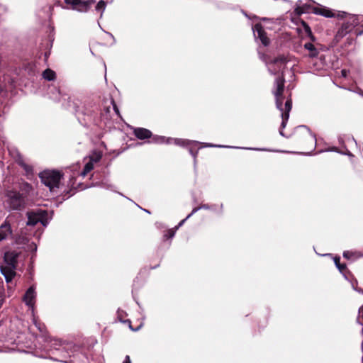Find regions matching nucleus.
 <instances>
[{
	"instance_id": "nucleus-37",
	"label": "nucleus",
	"mask_w": 363,
	"mask_h": 363,
	"mask_svg": "<svg viewBox=\"0 0 363 363\" xmlns=\"http://www.w3.org/2000/svg\"><path fill=\"white\" fill-rule=\"evenodd\" d=\"M306 30H307L308 33H311V30H310L309 27H307V28H306Z\"/></svg>"
},
{
	"instance_id": "nucleus-25",
	"label": "nucleus",
	"mask_w": 363,
	"mask_h": 363,
	"mask_svg": "<svg viewBox=\"0 0 363 363\" xmlns=\"http://www.w3.org/2000/svg\"><path fill=\"white\" fill-rule=\"evenodd\" d=\"M295 11L298 14H301V13L308 12V10L305 8V6H298L295 9Z\"/></svg>"
},
{
	"instance_id": "nucleus-6",
	"label": "nucleus",
	"mask_w": 363,
	"mask_h": 363,
	"mask_svg": "<svg viewBox=\"0 0 363 363\" xmlns=\"http://www.w3.org/2000/svg\"><path fill=\"white\" fill-rule=\"evenodd\" d=\"M28 225H35L38 223H41L43 226L48 224V213L45 210L37 209L36 211L27 213Z\"/></svg>"
},
{
	"instance_id": "nucleus-11",
	"label": "nucleus",
	"mask_w": 363,
	"mask_h": 363,
	"mask_svg": "<svg viewBox=\"0 0 363 363\" xmlns=\"http://www.w3.org/2000/svg\"><path fill=\"white\" fill-rule=\"evenodd\" d=\"M253 33L256 40L259 39L264 46L269 44V39L267 36L265 31L259 23H257L252 27Z\"/></svg>"
},
{
	"instance_id": "nucleus-5",
	"label": "nucleus",
	"mask_w": 363,
	"mask_h": 363,
	"mask_svg": "<svg viewBox=\"0 0 363 363\" xmlns=\"http://www.w3.org/2000/svg\"><path fill=\"white\" fill-rule=\"evenodd\" d=\"M286 60L284 57H279L274 59L270 63L267 64L268 70L273 74H277L281 72V75L276 78L274 82V89L272 92L276 89V82L279 79H283L284 82H285L284 72L285 67H286Z\"/></svg>"
},
{
	"instance_id": "nucleus-8",
	"label": "nucleus",
	"mask_w": 363,
	"mask_h": 363,
	"mask_svg": "<svg viewBox=\"0 0 363 363\" xmlns=\"http://www.w3.org/2000/svg\"><path fill=\"white\" fill-rule=\"evenodd\" d=\"M311 9L313 13L327 18L336 17L340 19H343V18L347 15L346 12L337 11V13H335L331 9L322 6L312 7Z\"/></svg>"
},
{
	"instance_id": "nucleus-3",
	"label": "nucleus",
	"mask_w": 363,
	"mask_h": 363,
	"mask_svg": "<svg viewBox=\"0 0 363 363\" xmlns=\"http://www.w3.org/2000/svg\"><path fill=\"white\" fill-rule=\"evenodd\" d=\"M343 18H346L347 21L342 24L341 27L337 31L335 35V38L337 40H340L344 38L359 23V18L357 15L347 13L346 16H345Z\"/></svg>"
},
{
	"instance_id": "nucleus-40",
	"label": "nucleus",
	"mask_w": 363,
	"mask_h": 363,
	"mask_svg": "<svg viewBox=\"0 0 363 363\" xmlns=\"http://www.w3.org/2000/svg\"><path fill=\"white\" fill-rule=\"evenodd\" d=\"M359 94H361V95H362V96H363V91H361L359 92Z\"/></svg>"
},
{
	"instance_id": "nucleus-10",
	"label": "nucleus",
	"mask_w": 363,
	"mask_h": 363,
	"mask_svg": "<svg viewBox=\"0 0 363 363\" xmlns=\"http://www.w3.org/2000/svg\"><path fill=\"white\" fill-rule=\"evenodd\" d=\"M102 155L100 152H94L89 158V161L85 164L84 167L80 174L82 177H85L89 172H91L94 167V164L99 162Z\"/></svg>"
},
{
	"instance_id": "nucleus-1",
	"label": "nucleus",
	"mask_w": 363,
	"mask_h": 363,
	"mask_svg": "<svg viewBox=\"0 0 363 363\" xmlns=\"http://www.w3.org/2000/svg\"><path fill=\"white\" fill-rule=\"evenodd\" d=\"M284 79H279L276 82V89L273 91V94L274 95L276 100V106L278 110L281 113V118L282 121L281 123V128L279 130V134L284 137L285 135L284 133L283 129L286 127L287 121L289 118V113L291 110L292 107V101L291 99H287L285 101L284 106H283V102L284 100Z\"/></svg>"
},
{
	"instance_id": "nucleus-22",
	"label": "nucleus",
	"mask_w": 363,
	"mask_h": 363,
	"mask_svg": "<svg viewBox=\"0 0 363 363\" xmlns=\"http://www.w3.org/2000/svg\"><path fill=\"white\" fill-rule=\"evenodd\" d=\"M55 72L50 69H47L43 72V77L45 79L52 81L55 79Z\"/></svg>"
},
{
	"instance_id": "nucleus-27",
	"label": "nucleus",
	"mask_w": 363,
	"mask_h": 363,
	"mask_svg": "<svg viewBox=\"0 0 363 363\" xmlns=\"http://www.w3.org/2000/svg\"><path fill=\"white\" fill-rule=\"evenodd\" d=\"M201 210V208L200 206L199 207H196L194 208H193L192 211L191 212V213H189L187 216H186V218H189L191 216H192L194 213H196L198 211Z\"/></svg>"
},
{
	"instance_id": "nucleus-41",
	"label": "nucleus",
	"mask_w": 363,
	"mask_h": 363,
	"mask_svg": "<svg viewBox=\"0 0 363 363\" xmlns=\"http://www.w3.org/2000/svg\"><path fill=\"white\" fill-rule=\"evenodd\" d=\"M261 58L262 59V60H264V61H265V59L264 58V56H263V57H261Z\"/></svg>"
},
{
	"instance_id": "nucleus-9",
	"label": "nucleus",
	"mask_w": 363,
	"mask_h": 363,
	"mask_svg": "<svg viewBox=\"0 0 363 363\" xmlns=\"http://www.w3.org/2000/svg\"><path fill=\"white\" fill-rule=\"evenodd\" d=\"M67 4L71 5L72 9L79 12H87L96 0H65Z\"/></svg>"
},
{
	"instance_id": "nucleus-35",
	"label": "nucleus",
	"mask_w": 363,
	"mask_h": 363,
	"mask_svg": "<svg viewBox=\"0 0 363 363\" xmlns=\"http://www.w3.org/2000/svg\"><path fill=\"white\" fill-rule=\"evenodd\" d=\"M113 109H114L115 112H116L118 115H119V111H118V107L116 106V104H113Z\"/></svg>"
},
{
	"instance_id": "nucleus-19",
	"label": "nucleus",
	"mask_w": 363,
	"mask_h": 363,
	"mask_svg": "<svg viewBox=\"0 0 363 363\" xmlns=\"http://www.w3.org/2000/svg\"><path fill=\"white\" fill-rule=\"evenodd\" d=\"M203 147H220V148H240L239 147H233V146H228V145H213L212 143H203ZM243 149L247 150H262L265 151L266 149H259V148H250V147H242Z\"/></svg>"
},
{
	"instance_id": "nucleus-16",
	"label": "nucleus",
	"mask_w": 363,
	"mask_h": 363,
	"mask_svg": "<svg viewBox=\"0 0 363 363\" xmlns=\"http://www.w3.org/2000/svg\"><path fill=\"white\" fill-rule=\"evenodd\" d=\"M11 234V226L4 223L0 226V242L8 238Z\"/></svg>"
},
{
	"instance_id": "nucleus-7",
	"label": "nucleus",
	"mask_w": 363,
	"mask_h": 363,
	"mask_svg": "<svg viewBox=\"0 0 363 363\" xmlns=\"http://www.w3.org/2000/svg\"><path fill=\"white\" fill-rule=\"evenodd\" d=\"M172 143L181 146L187 147L190 154L192 157L196 160L197 156L198 150L201 148V147H198L201 143L196 140H189L186 139H179V138H172Z\"/></svg>"
},
{
	"instance_id": "nucleus-31",
	"label": "nucleus",
	"mask_w": 363,
	"mask_h": 363,
	"mask_svg": "<svg viewBox=\"0 0 363 363\" xmlns=\"http://www.w3.org/2000/svg\"><path fill=\"white\" fill-rule=\"evenodd\" d=\"M200 208H201V209H206V210L212 209V207L207 204L201 205V206H200Z\"/></svg>"
},
{
	"instance_id": "nucleus-39",
	"label": "nucleus",
	"mask_w": 363,
	"mask_h": 363,
	"mask_svg": "<svg viewBox=\"0 0 363 363\" xmlns=\"http://www.w3.org/2000/svg\"><path fill=\"white\" fill-rule=\"evenodd\" d=\"M130 328L132 329V330H138V328H137V329L132 328L131 326H130Z\"/></svg>"
},
{
	"instance_id": "nucleus-23",
	"label": "nucleus",
	"mask_w": 363,
	"mask_h": 363,
	"mask_svg": "<svg viewBox=\"0 0 363 363\" xmlns=\"http://www.w3.org/2000/svg\"><path fill=\"white\" fill-rule=\"evenodd\" d=\"M106 7V4L104 1L101 0L97 3V4L95 7V10L97 12L100 13V18H102L103 13L104 12Z\"/></svg>"
},
{
	"instance_id": "nucleus-32",
	"label": "nucleus",
	"mask_w": 363,
	"mask_h": 363,
	"mask_svg": "<svg viewBox=\"0 0 363 363\" xmlns=\"http://www.w3.org/2000/svg\"><path fill=\"white\" fill-rule=\"evenodd\" d=\"M123 363H131L130 357L128 355L125 356V359L123 362Z\"/></svg>"
},
{
	"instance_id": "nucleus-26",
	"label": "nucleus",
	"mask_w": 363,
	"mask_h": 363,
	"mask_svg": "<svg viewBox=\"0 0 363 363\" xmlns=\"http://www.w3.org/2000/svg\"><path fill=\"white\" fill-rule=\"evenodd\" d=\"M337 268L339 269V271L344 275V277H345V279H347V276L346 274H345V271L346 270V265L345 264H340L339 265L337 264Z\"/></svg>"
},
{
	"instance_id": "nucleus-28",
	"label": "nucleus",
	"mask_w": 363,
	"mask_h": 363,
	"mask_svg": "<svg viewBox=\"0 0 363 363\" xmlns=\"http://www.w3.org/2000/svg\"><path fill=\"white\" fill-rule=\"evenodd\" d=\"M301 128L305 129L310 134L313 141H314V143H315V141H316L315 136L311 133L309 129H308L306 126H301Z\"/></svg>"
},
{
	"instance_id": "nucleus-13",
	"label": "nucleus",
	"mask_w": 363,
	"mask_h": 363,
	"mask_svg": "<svg viewBox=\"0 0 363 363\" xmlns=\"http://www.w3.org/2000/svg\"><path fill=\"white\" fill-rule=\"evenodd\" d=\"M135 136L140 140H145L152 138V132L144 128H133Z\"/></svg>"
},
{
	"instance_id": "nucleus-34",
	"label": "nucleus",
	"mask_w": 363,
	"mask_h": 363,
	"mask_svg": "<svg viewBox=\"0 0 363 363\" xmlns=\"http://www.w3.org/2000/svg\"><path fill=\"white\" fill-rule=\"evenodd\" d=\"M340 257H335L334 259V262H335L336 267H337V264L339 265L340 264Z\"/></svg>"
},
{
	"instance_id": "nucleus-18",
	"label": "nucleus",
	"mask_w": 363,
	"mask_h": 363,
	"mask_svg": "<svg viewBox=\"0 0 363 363\" xmlns=\"http://www.w3.org/2000/svg\"><path fill=\"white\" fill-rule=\"evenodd\" d=\"M152 142L157 144H172V138L164 136L154 135L152 138Z\"/></svg>"
},
{
	"instance_id": "nucleus-14",
	"label": "nucleus",
	"mask_w": 363,
	"mask_h": 363,
	"mask_svg": "<svg viewBox=\"0 0 363 363\" xmlns=\"http://www.w3.org/2000/svg\"><path fill=\"white\" fill-rule=\"evenodd\" d=\"M1 272L5 277V279L7 283L11 281L13 277L16 274L14 270L11 267H1Z\"/></svg>"
},
{
	"instance_id": "nucleus-21",
	"label": "nucleus",
	"mask_w": 363,
	"mask_h": 363,
	"mask_svg": "<svg viewBox=\"0 0 363 363\" xmlns=\"http://www.w3.org/2000/svg\"><path fill=\"white\" fill-rule=\"evenodd\" d=\"M18 163L20 166H21L23 169L26 171L27 174H33V167L32 166L26 163V162L22 159L19 158L18 160Z\"/></svg>"
},
{
	"instance_id": "nucleus-38",
	"label": "nucleus",
	"mask_w": 363,
	"mask_h": 363,
	"mask_svg": "<svg viewBox=\"0 0 363 363\" xmlns=\"http://www.w3.org/2000/svg\"><path fill=\"white\" fill-rule=\"evenodd\" d=\"M33 245H34V250H37L36 245L35 244H33Z\"/></svg>"
},
{
	"instance_id": "nucleus-2",
	"label": "nucleus",
	"mask_w": 363,
	"mask_h": 363,
	"mask_svg": "<svg viewBox=\"0 0 363 363\" xmlns=\"http://www.w3.org/2000/svg\"><path fill=\"white\" fill-rule=\"evenodd\" d=\"M39 177L43 184L55 192L58 189L62 179V174L56 170H45L40 173Z\"/></svg>"
},
{
	"instance_id": "nucleus-15",
	"label": "nucleus",
	"mask_w": 363,
	"mask_h": 363,
	"mask_svg": "<svg viewBox=\"0 0 363 363\" xmlns=\"http://www.w3.org/2000/svg\"><path fill=\"white\" fill-rule=\"evenodd\" d=\"M49 344L50 349L55 350H60L61 347L65 350L69 347L68 345L63 344L62 341L58 339H51Z\"/></svg>"
},
{
	"instance_id": "nucleus-24",
	"label": "nucleus",
	"mask_w": 363,
	"mask_h": 363,
	"mask_svg": "<svg viewBox=\"0 0 363 363\" xmlns=\"http://www.w3.org/2000/svg\"><path fill=\"white\" fill-rule=\"evenodd\" d=\"M176 229H169V230H167V232L164 234V237L167 239L168 238H172L174 235H175V232H176Z\"/></svg>"
},
{
	"instance_id": "nucleus-4",
	"label": "nucleus",
	"mask_w": 363,
	"mask_h": 363,
	"mask_svg": "<svg viewBox=\"0 0 363 363\" xmlns=\"http://www.w3.org/2000/svg\"><path fill=\"white\" fill-rule=\"evenodd\" d=\"M6 203L11 210H21L26 205L24 197L16 191H8Z\"/></svg>"
},
{
	"instance_id": "nucleus-20",
	"label": "nucleus",
	"mask_w": 363,
	"mask_h": 363,
	"mask_svg": "<svg viewBox=\"0 0 363 363\" xmlns=\"http://www.w3.org/2000/svg\"><path fill=\"white\" fill-rule=\"evenodd\" d=\"M305 49L309 51L310 57H315L318 55V49L314 46V45L311 43H306L304 45Z\"/></svg>"
},
{
	"instance_id": "nucleus-29",
	"label": "nucleus",
	"mask_w": 363,
	"mask_h": 363,
	"mask_svg": "<svg viewBox=\"0 0 363 363\" xmlns=\"http://www.w3.org/2000/svg\"><path fill=\"white\" fill-rule=\"evenodd\" d=\"M33 323H34V324L35 325V326L38 328V330H39L40 331H41V332H42V331L43 330V327L41 326L40 323H38L37 322V320H36L35 318L33 319Z\"/></svg>"
},
{
	"instance_id": "nucleus-33",
	"label": "nucleus",
	"mask_w": 363,
	"mask_h": 363,
	"mask_svg": "<svg viewBox=\"0 0 363 363\" xmlns=\"http://www.w3.org/2000/svg\"><path fill=\"white\" fill-rule=\"evenodd\" d=\"M347 73H348V72L346 69H342L341 71V75L343 77H346L347 76Z\"/></svg>"
},
{
	"instance_id": "nucleus-30",
	"label": "nucleus",
	"mask_w": 363,
	"mask_h": 363,
	"mask_svg": "<svg viewBox=\"0 0 363 363\" xmlns=\"http://www.w3.org/2000/svg\"><path fill=\"white\" fill-rule=\"evenodd\" d=\"M187 219H188V218H186L183 219L182 220H181V221L179 223L178 225H177V226L175 227V229H176V230H177L179 227H181V226H182V225L186 222V220Z\"/></svg>"
},
{
	"instance_id": "nucleus-12",
	"label": "nucleus",
	"mask_w": 363,
	"mask_h": 363,
	"mask_svg": "<svg viewBox=\"0 0 363 363\" xmlns=\"http://www.w3.org/2000/svg\"><path fill=\"white\" fill-rule=\"evenodd\" d=\"M36 294L35 291L34 286H30L26 291L24 295L23 300L27 306L31 307L32 308L34 306L35 299Z\"/></svg>"
},
{
	"instance_id": "nucleus-36",
	"label": "nucleus",
	"mask_w": 363,
	"mask_h": 363,
	"mask_svg": "<svg viewBox=\"0 0 363 363\" xmlns=\"http://www.w3.org/2000/svg\"><path fill=\"white\" fill-rule=\"evenodd\" d=\"M102 186H103V187H104V188H106V189H111V187H112V186H111V185H106V184H102Z\"/></svg>"
},
{
	"instance_id": "nucleus-17",
	"label": "nucleus",
	"mask_w": 363,
	"mask_h": 363,
	"mask_svg": "<svg viewBox=\"0 0 363 363\" xmlns=\"http://www.w3.org/2000/svg\"><path fill=\"white\" fill-rule=\"evenodd\" d=\"M343 257L347 259L355 260L363 257V253L358 251H345Z\"/></svg>"
}]
</instances>
